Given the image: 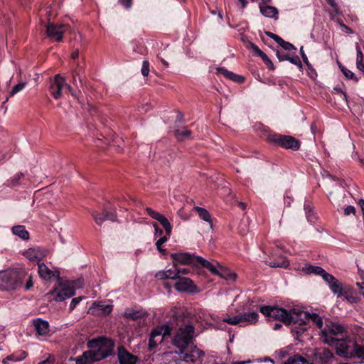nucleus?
<instances>
[{
	"mask_svg": "<svg viewBox=\"0 0 364 364\" xmlns=\"http://www.w3.org/2000/svg\"><path fill=\"white\" fill-rule=\"evenodd\" d=\"M26 274L18 269L0 272V290H16L22 286Z\"/></svg>",
	"mask_w": 364,
	"mask_h": 364,
	"instance_id": "1",
	"label": "nucleus"
},
{
	"mask_svg": "<svg viewBox=\"0 0 364 364\" xmlns=\"http://www.w3.org/2000/svg\"><path fill=\"white\" fill-rule=\"evenodd\" d=\"M92 360L99 361L112 353L114 343L111 339L100 338L87 342Z\"/></svg>",
	"mask_w": 364,
	"mask_h": 364,
	"instance_id": "2",
	"label": "nucleus"
},
{
	"mask_svg": "<svg viewBox=\"0 0 364 364\" xmlns=\"http://www.w3.org/2000/svg\"><path fill=\"white\" fill-rule=\"evenodd\" d=\"M195 336L194 327L189 323L183 324L175 333L172 339V344L177 349H184V348L193 346V338Z\"/></svg>",
	"mask_w": 364,
	"mask_h": 364,
	"instance_id": "3",
	"label": "nucleus"
},
{
	"mask_svg": "<svg viewBox=\"0 0 364 364\" xmlns=\"http://www.w3.org/2000/svg\"><path fill=\"white\" fill-rule=\"evenodd\" d=\"M176 364H201L205 353L196 346L178 349Z\"/></svg>",
	"mask_w": 364,
	"mask_h": 364,
	"instance_id": "4",
	"label": "nucleus"
},
{
	"mask_svg": "<svg viewBox=\"0 0 364 364\" xmlns=\"http://www.w3.org/2000/svg\"><path fill=\"white\" fill-rule=\"evenodd\" d=\"M345 332V328L337 322L329 321L324 328L321 330V340L329 346H334L337 342L338 336H342Z\"/></svg>",
	"mask_w": 364,
	"mask_h": 364,
	"instance_id": "5",
	"label": "nucleus"
},
{
	"mask_svg": "<svg viewBox=\"0 0 364 364\" xmlns=\"http://www.w3.org/2000/svg\"><path fill=\"white\" fill-rule=\"evenodd\" d=\"M357 344L351 339L346 338L338 340L334 346L337 355L345 358H351L355 357Z\"/></svg>",
	"mask_w": 364,
	"mask_h": 364,
	"instance_id": "6",
	"label": "nucleus"
},
{
	"mask_svg": "<svg viewBox=\"0 0 364 364\" xmlns=\"http://www.w3.org/2000/svg\"><path fill=\"white\" fill-rule=\"evenodd\" d=\"M64 87H65L73 97H76V93L74 92L72 87L66 83L65 79L59 74L55 75L50 82V94L55 99H58L61 97L62 90Z\"/></svg>",
	"mask_w": 364,
	"mask_h": 364,
	"instance_id": "7",
	"label": "nucleus"
},
{
	"mask_svg": "<svg viewBox=\"0 0 364 364\" xmlns=\"http://www.w3.org/2000/svg\"><path fill=\"white\" fill-rule=\"evenodd\" d=\"M268 138L271 142L284 149L298 150L300 146V142L291 136L274 134H270Z\"/></svg>",
	"mask_w": 364,
	"mask_h": 364,
	"instance_id": "8",
	"label": "nucleus"
},
{
	"mask_svg": "<svg viewBox=\"0 0 364 364\" xmlns=\"http://www.w3.org/2000/svg\"><path fill=\"white\" fill-rule=\"evenodd\" d=\"M260 312L269 321L278 320L286 324L288 321V311L283 308L272 306H263L260 307Z\"/></svg>",
	"mask_w": 364,
	"mask_h": 364,
	"instance_id": "9",
	"label": "nucleus"
},
{
	"mask_svg": "<svg viewBox=\"0 0 364 364\" xmlns=\"http://www.w3.org/2000/svg\"><path fill=\"white\" fill-rule=\"evenodd\" d=\"M259 314L256 311L239 314L235 316H227L223 321L230 325H237L243 323H255L257 321Z\"/></svg>",
	"mask_w": 364,
	"mask_h": 364,
	"instance_id": "10",
	"label": "nucleus"
},
{
	"mask_svg": "<svg viewBox=\"0 0 364 364\" xmlns=\"http://www.w3.org/2000/svg\"><path fill=\"white\" fill-rule=\"evenodd\" d=\"M171 328L168 326H158L151 332L149 340V348L150 350L154 348L158 344L161 343L165 336L169 335Z\"/></svg>",
	"mask_w": 364,
	"mask_h": 364,
	"instance_id": "11",
	"label": "nucleus"
},
{
	"mask_svg": "<svg viewBox=\"0 0 364 364\" xmlns=\"http://www.w3.org/2000/svg\"><path fill=\"white\" fill-rule=\"evenodd\" d=\"M50 294L55 295L56 301H62L75 294V287L73 283H61L57 288L50 291Z\"/></svg>",
	"mask_w": 364,
	"mask_h": 364,
	"instance_id": "12",
	"label": "nucleus"
},
{
	"mask_svg": "<svg viewBox=\"0 0 364 364\" xmlns=\"http://www.w3.org/2000/svg\"><path fill=\"white\" fill-rule=\"evenodd\" d=\"M309 317V313L307 311L292 309L288 311V321L286 324L289 325L291 323L298 325H305L308 322V318Z\"/></svg>",
	"mask_w": 364,
	"mask_h": 364,
	"instance_id": "13",
	"label": "nucleus"
},
{
	"mask_svg": "<svg viewBox=\"0 0 364 364\" xmlns=\"http://www.w3.org/2000/svg\"><path fill=\"white\" fill-rule=\"evenodd\" d=\"M324 188L326 191L328 193V198L331 202L337 206L338 210H339V208L341 207V204L338 203L337 198L333 196V191L337 194L341 190L340 185L338 182L335 181L331 176H329L327 178H326V181L324 183Z\"/></svg>",
	"mask_w": 364,
	"mask_h": 364,
	"instance_id": "14",
	"label": "nucleus"
},
{
	"mask_svg": "<svg viewBox=\"0 0 364 364\" xmlns=\"http://www.w3.org/2000/svg\"><path fill=\"white\" fill-rule=\"evenodd\" d=\"M68 29L64 24H55L49 23L46 27V33L48 38L55 41H61L63 35Z\"/></svg>",
	"mask_w": 364,
	"mask_h": 364,
	"instance_id": "15",
	"label": "nucleus"
},
{
	"mask_svg": "<svg viewBox=\"0 0 364 364\" xmlns=\"http://www.w3.org/2000/svg\"><path fill=\"white\" fill-rule=\"evenodd\" d=\"M328 285L332 292L337 296L338 298L342 296V294H346L345 289L346 285H344L334 276L331 274L326 275V278L323 279Z\"/></svg>",
	"mask_w": 364,
	"mask_h": 364,
	"instance_id": "16",
	"label": "nucleus"
},
{
	"mask_svg": "<svg viewBox=\"0 0 364 364\" xmlns=\"http://www.w3.org/2000/svg\"><path fill=\"white\" fill-rule=\"evenodd\" d=\"M171 258L173 259V263L181 264H193L198 267V259L199 256L191 255L190 253H172Z\"/></svg>",
	"mask_w": 364,
	"mask_h": 364,
	"instance_id": "17",
	"label": "nucleus"
},
{
	"mask_svg": "<svg viewBox=\"0 0 364 364\" xmlns=\"http://www.w3.org/2000/svg\"><path fill=\"white\" fill-rule=\"evenodd\" d=\"M146 211L152 218L158 220L161 225L164 227L166 233L168 235H170L172 230V226L168 219L163 215L160 214L159 212L154 210L151 208H146Z\"/></svg>",
	"mask_w": 364,
	"mask_h": 364,
	"instance_id": "18",
	"label": "nucleus"
},
{
	"mask_svg": "<svg viewBox=\"0 0 364 364\" xmlns=\"http://www.w3.org/2000/svg\"><path fill=\"white\" fill-rule=\"evenodd\" d=\"M146 211L152 218L158 220L161 225L164 227L166 233L168 235H170L172 230V226L168 219L163 215L160 214L159 212L154 210L151 208H146Z\"/></svg>",
	"mask_w": 364,
	"mask_h": 364,
	"instance_id": "19",
	"label": "nucleus"
},
{
	"mask_svg": "<svg viewBox=\"0 0 364 364\" xmlns=\"http://www.w3.org/2000/svg\"><path fill=\"white\" fill-rule=\"evenodd\" d=\"M175 288L178 291L196 292V287L191 279L186 277L179 278L175 284Z\"/></svg>",
	"mask_w": 364,
	"mask_h": 364,
	"instance_id": "20",
	"label": "nucleus"
},
{
	"mask_svg": "<svg viewBox=\"0 0 364 364\" xmlns=\"http://www.w3.org/2000/svg\"><path fill=\"white\" fill-rule=\"evenodd\" d=\"M118 359L119 364H136L137 357L132 355L123 347L118 348Z\"/></svg>",
	"mask_w": 364,
	"mask_h": 364,
	"instance_id": "21",
	"label": "nucleus"
},
{
	"mask_svg": "<svg viewBox=\"0 0 364 364\" xmlns=\"http://www.w3.org/2000/svg\"><path fill=\"white\" fill-rule=\"evenodd\" d=\"M23 255L31 261H40L46 256V251L39 247H34L26 250Z\"/></svg>",
	"mask_w": 364,
	"mask_h": 364,
	"instance_id": "22",
	"label": "nucleus"
},
{
	"mask_svg": "<svg viewBox=\"0 0 364 364\" xmlns=\"http://www.w3.org/2000/svg\"><path fill=\"white\" fill-rule=\"evenodd\" d=\"M314 356L315 359L321 364L329 363L333 358L332 352L326 348L317 349Z\"/></svg>",
	"mask_w": 364,
	"mask_h": 364,
	"instance_id": "23",
	"label": "nucleus"
},
{
	"mask_svg": "<svg viewBox=\"0 0 364 364\" xmlns=\"http://www.w3.org/2000/svg\"><path fill=\"white\" fill-rule=\"evenodd\" d=\"M33 323L36 331V334L38 336H45L48 334L50 329L48 321L41 319H36L33 321Z\"/></svg>",
	"mask_w": 364,
	"mask_h": 364,
	"instance_id": "24",
	"label": "nucleus"
},
{
	"mask_svg": "<svg viewBox=\"0 0 364 364\" xmlns=\"http://www.w3.org/2000/svg\"><path fill=\"white\" fill-rule=\"evenodd\" d=\"M173 269H169L166 271H159L156 274V277L159 279L164 280L166 279H176L178 277L177 272V264L173 263Z\"/></svg>",
	"mask_w": 364,
	"mask_h": 364,
	"instance_id": "25",
	"label": "nucleus"
},
{
	"mask_svg": "<svg viewBox=\"0 0 364 364\" xmlns=\"http://www.w3.org/2000/svg\"><path fill=\"white\" fill-rule=\"evenodd\" d=\"M259 7L261 14L265 17L278 18V10L276 7L264 4H259Z\"/></svg>",
	"mask_w": 364,
	"mask_h": 364,
	"instance_id": "26",
	"label": "nucleus"
},
{
	"mask_svg": "<svg viewBox=\"0 0 364 364\" xmlns=\"http://www.w3.org/2000/svg\"><path fill=\"white\" fill-rule=\"evenodd\" d=\"M198 266L200 265L203 267L207 268L209 271H210L213 274L219 275L220 277H225V275L223 272H220V269H218V268L211 264L209 261L205 259L202 257H198Z\"/></svg>",
	"mask_w": 364,
	"mask_h": 364,
	"instance_id": "27",
	"label": "nucleus"
},
{
	"mask_svg": "<svg viewBox=\"0 0 364 364\" xmlns=\"http://www.w3.org/2000/svg\"><path fill=\"white\" fill-rule=\"evenodd\" d=\"M216 70L218 75H223L225 77L230 79L234 82H242L244 80L243 77L237 75L233 73L232 72L226 70L224 68H218Z\"/></svg>",
	"mask_w": 364,
	"mask_h": 364,
	"instance_id": "28",
	"label": "nucleus"
},
{
	"mask_svg": "<svg viewBox=\"0 0 364 364\" xmlns=\"http://www.w3.org/2000/svg\"><path fill=\"white\" fill-rule=\"evenodd\" d=\"M216 70L218 75H223L225 77L230 79L234 82H242L244 80L243 77L237 75L233 73L232 72L226 70L224 68H218Z\"/></svg>",
	"mask_w": 364,
	"mask_h": 364,
	"instance_id": "29",
	"label": "nucleus"
},
{
	"mask_svg": "<svg viewBox=\"0 0 364 364\" xmlns=\"http://www.w3.org/2000/svg\"><path fill=\"white\" fill-rule=\"evenodd\" d=\"M216 70L218 75H223L225 77L230 79L234 82H242L244 80L243 77L237 75L233 73L232 72L226 70L224 68H218Z\"/></svg>",
	"mask_w": 364,
	"mask_h": 364,
	"instance_id": "30",
	"label": "nucleus"
},
{
	"mask_svg": "<svg viewBox=\"0 0 364 364\" xmlns=\"http://www.w3.org/2000/svg\"><path fill=\"white\" fill-rule=\"evenodd\" d=\"M38 272L43 279L49 280L55 276L54 272L50 270L44 263H38Z\"/></svg>",
	"mask_w": 364,
	"mask_h": 364,
	"instance_id": "31",
	"label": "nucleus"
},
{
	"mask_svg": "<svg viewBox=\"0 0 364 364\" xmlns=\"http://www.w3.org/2000/svg\"><path fill=\"white\" fill-rule=\"evenodd\" d=\"M11 230L14 235L23 240L29 239V233L23 225H15L12 228Z\"/></svg>",
	"mask_w": 364,
	"mask_h": 364,
	"instance_id": "32",
	"label": "nucleus"
},
{
	"mask_svg": "<svg viewBox=\"0 0 364 364\" xmlns=\"http://www.w3.org/2000/svg\"><path fill=\"white\" fill-rule=\"evenodd\" d=\"M284 364H312V363L300 355L296 354L289 357Z\"/></svg>",
	"mask_w": 364,
	"mask_h": 364,
	"instance_id": "33",
	"label": "nucleus"
},
{
	"mask_svg": "<svg viewBox=\"0 0 364 364\" xmlns=\"http://www.w3.org/2000/svg\"><path fill=\"white\" fill-rule=\"evenodd\" d=\"M92 357L90 350H87L84 352L82 355L75 358H71V360H75L76 364H90L95 361L92 360Z\"/></svg>",
	"mask_w": 364,
	"mask_h": 364,
	"instance_id": "34",
	"label": "nucleus"
},
{
	"mask_svg": "<svg viewBox=\"0 0 364 364\" xmlns=\"http://www.w3.org/2000/svg\"><path fill=\"white\" fill-rule=\"evenodd\" d=\"M355 48L357 51L356 66L360 71L364 73V55L358 43L355 44Z\"/></svg>",
	"mask_w": 364,
	"mask_h": 364,
	"instance_id": "35",
	"label": "nucleus"
},
{
	"mask_svg": "<svg viewBox=\"0 0 364 364\" xmlns=\"http://www.w3.org/2000/svg\"><path fill=\"white\" fill-rule=\"evenodd\" d=\"M146 315V313L143 310H134L130 309L125 312V316L127 318H132L133 320H136L138 318H141Z\"/></svg>",
	"mask_w": 364,
	"mask_h": 364,
	"instance_id": "36",
	"label": "nucleus"
},
{
	"mask_svg": "<svg viewBox=\"0 0 364 364\" xmlns=\"http://www.w3.org/2000/svg\"><path fill=\"white\" fill-rule=\"evenodd\" d=\"M191 132L186 128L182 129H177L175 132V136L179 141H184L191 138Z\"/></svg>",
	"mask_w": 364,
	"mask_h": 364,
	"instance_id": "37",
	"label": "nucleus"
},
{
	"mask_svg": "<svg viewBox=\"0 0 364 364\" xmlns=\"http://www.w3.org/2000/svg\"><path fill=\"white\" fill-rule=\"evenodd\" d=\"M194 209L198 212L199 217L200 219L208 222L210 223V228H212L211 224V216L210 213L206 210L205 209L200 208V207H195Z\"/></svg>",
	"mask_w": 364,
	"mask_h": 364,
	"instance_id": "38",
	"label": "nucleus"
},
{
	"mask_svg": "<svg viewBox=\"0 0 364 364\" xmlns=\"http://www.w3.org/2000/svg\"><path fill=\"white\" fill-rule=\"evenodd\" d=\"M309 321H311L318 328H319L321 330L323 326V321L322 318L316 314H309V317L308 318V322Z\"/></svg>",
	"mask_w": 364,
	"mask_h": 364,
	"instance_id": "39",
	"label": "nucleus"
},
{
	"mask_svg": "<svg viewBox=\"0 0 364 364\" xmlns=\"http://www.w3.org/2000/svg\"><path fill=\"white\" fill-rule=\"evenodd\" d=\"M346 294H342V296L344 297V299L350 302V303H356L357 302V298L352 295L351 289L349 287H346L345 289Z\"/></svg>",
	"mask_w": 364,
	"mask_h": 364,
	"instance_id": "40",
	"label": "nucleus"
},
{
	"mask_svg": "<svg viewBox=\"0 0 364 364\" xmlns=\"http://www.w3.org/2000/svg\"><path fill=\"white\" fill-rule=\"evenodd\" d=\"M217 264H218L219 269H220V272H223L225 275V277H222L223 278H225L227 279L235 280V279L236 278L235 273H234L232 272H230L229 270H228L226 269H224L218 263H217Z\"/></svg>",
	"mask_w": 364,
	"mask_h": 364,
	"instance_id": "41",
	"label": "nucleus"
},
{
	"mask_svg": "<svg viewBox=\"0 0 364 364\" xmlns=\"http://www.w3.org/2000/svg\"><path fill=\"white\" fill-rule=\"evenodd\" d=\"M289 262L287 260L283 259L280 262H269L267 263V265H269L271 267H283L287 268L289 266Z\"/></svg>",
	"mask_w": 364,
	"mask_h": 364,
	"instance_id": "42",
	"label": "nucleus"
},
{
	"mask_svg": "<svg viewBox=\"0 0 364 364\" xmlns=\"http://www.w3.org/2000/svg\"><path fill=\"white\" fill-rule=\"evenodd\" d=\"M102 215H104L106 220H109L112 222H114L117 220V214L115 211H107L105 210L102 212Z\"/></svg>",
	"mask_w": 364,
	"mask_h": 364,
	"instance_id": "43",
	"label": "nucleus"
},
{
	"mask_svg": "<svg viewBox=\"0 0 364 364\" xmlns=\"http://www.w3.org/2000/svg\"><path fill=\"white\" fill-rule=\"evenodd\" d=\"M92 217L98 225H102L103 222L106 220V218H105L104 215H102V213H93Z\"/></svg>",
	"mask_w": 364,
	"mask_h": 364,
	"instance_id": "44",
	"label": "nucleus"
},
{
	"mask_svg": "<svg viewBox=\"0 0 364 364\" xmlns=\"http://www.w3.org/2000/svg\"><path fill=\"white\" fill-rule=\"evenodd\" d=\"M278 44L286 50H296V48L291 43L284 41L282 38L278 42Z\"/></svg>",
	"mask_w": 364,
	"mask_h": 364,
	"instance_id": "45",
	"label": "nucleus"
},
{
	"mask_svg": "<svg viewBox=\"0 0 364 364\" xmlns=\"http://www.w3.org/2000/svg\"><path fill=\"white\" fill-rule=\"evenodd\" d=\"M311 269H312L311 272L313 273L321 276L323 279H324L326 278V275H328L329 274L328 273H327L326 272V270H324L323 268H321L320 267H313L311 268Z\"/></svg>",
	"mask_w": 364,
	"mask_h": 364,
	"instance_id": "46",
	"label": "nucleus"
},
{
	"mask_svg": "<svg viewBox=\"0 0 364 364\" xmlns=\"http://www.w3.org/2000/svg\"><path fill=\"white\" fill-rule=\"evenodd\" d=\"M355 357L364 360V345L357 344Z\"/></svg>",
	"mask_w": 364,
	"mask_h": 364,
	"instance_id": "47",
	"label": "nucleus"
},
{
	"mask_svg": "<svg viewBox=\"0 0 364 364\" xmlns=\"http://www.w3.org/2000/svg\"><path fill=\"white\" fill-rule=\"evenodd\" d=\"M26 84V82H20V83L16 85L14 87V88L12 89V90L11 91L10 96H13L15 94H16L17 92L21 91L25 87Z\"/></svg>",
	"mask_w": 364,
	"mask_h": 364,
	"instance_id": "48",
	"label": "nucleus"
},
{
	"mask_svg": "<svg viewBox=\"0 0 364 364\" xmlns=\"http://www.w3.org/2000/svg\"><path fill=\"white\" fill-rule=\"evenodd\" d=\"M97 307L105 314H108L112 311V306L108 304H97Z\"/></svg>",
	"mask_w": 364,
	"mask_h": 364,
	"instance_id": "49",
	"label": "nucleus"
},
{
	"mask_svg": "<svg viewBox=\"0 0 364 364\" xmlns=\"http://www.w3.org/2000/svg\"><path fill=\"white\" fill-rule=\"evenodd\" d=\"M168 238L166 236H161L156 242V246L157 250L162 252H164L165 250L162 249L161 245L167 241Z\"/></svg>",
	"mask_w": 364,
	"mask_h": 364,
	"instance_id": "50",
	"label": "nucleus"
},
{
	"mask_svg": "<svg viewBox=\"0 0 364 364\" xmlns=\"http://www.w3.org/2000/svg\"><path fill=\"white\" fill-rule=\"evenodd\" d=\"M141 72V74L144 76H147L149 75V63L147 60L143 61Z\"/></svg>",
	"mask_w": 364,
	"mask_h": 364,
	"instance_id": "51",
	"label": "nucleus"
},
{
	"mask_svg": "<svg viewBox=\"0 0 364 364\" xmlns=\"http://www.w3.org/2000/svg\"><path fill=\"white\" fill-rule=\"evenodd\" d=\"M259 57L262 58V59L263 60L264 63L271 69H274L273 68V63L272 62L269 60V58L267 57V55L264 53L262 52L261 55H259Z\"/></svg>",
	"mask_w": 364,
	"mask_h": 364,
	"instance_id": "52",
	"label": "nucleus"
},
{
	"mask_svg": "<svg viewBox=\"0 0 364 364\" xmlns=\"http://www.w3.org/2000/svg\"><path fill=\"white\" fill-rule=\"evenodd\" d=\"M259 57L262 58V59L263 60L264 63L271 69H274L273 68V63L272 62L269 60V58L267 57V55L264 53L262 52L261 55H259Z\"/></svg>",
	"mask_w": 364,
	"mask_h": 364,
	"instance_id": "53",
	"label": "nucleus"
},
{
	"mask_svg": "<svg viewBox=\"0 0 364 364\" xmlns=\"http://www.w3.org/2000/svg\"><path fill=\"white\" fill-rule=\"evenodd\" d=\"M259 57L262 58V59L263 60L264 63L271 69H274L273 68V63L272 62L269 60V58L267 57V55L264 53L262 52L261 55H259Z\"/></svg>",
	"mask_w": 364,
	"mask_h": 364,
	"instance_id": "54",
	"label": "nucleus"
},
{
	"mask_svg": "<svg viewBox=\"0 0 364 364\" xmlns=\"http://www.w3.org/2000/svg\"><path fill=\"white\" fill-rule=\"evenodd\" d=\"M259 57L262 58V59L263 60L264 63L271 69H274L273 68V63L272 62L269 60V58L267 57V55L264 53L262 52L261 55H259Z\"/></svg>",
	"mask_w": 364,
	"mask_h": 364,
	"instance_id": "55",
	"label": "nucleus"
},
{
	"mask_svg": "<svg viewBox=\"0 0 364 364\" xmlns=\"http://www.w3.org/2000/svg\"><path fill=\"white\" fill-rule=\"evenodd\" d=\"M259 57L262 58V59L263 60L264 63L271 69H274L273 68V63L272 62L269 60V58L267 57V55L264 53L262 52L261 55H259Z\"/></svg>",
	"mask_w": 364,
	"mask_h": 364,
	"instance_id": "56",
	"label": "nucleus"
},
{
	"mask_svg": "<svg viewBox=\"0 0 364 364\" xmlns=\"http://www.w3.org/2000/svg\"><path fill=\"white\" fill-rule=\"evenodd\" d=\"M287 60L289 61L290 63H291L292 64L297 65L299 68L302 67L301 62L299 56H297V55H295L293 57L289 56V59Z\"/></svg>",
	"mask_w": 364,
	"mask_h": 364,
	"instance_id": "57",
	"label": "nucleus"
},
{
	"mask_svg": "<svg viewBox=\"0 0 364 364\" xmlns=\"http://www.w3.org/2000/svg\"><path fill=\"white\" fill-rule=\"evenodd\" d=\"M122 142H123V140L122 138L119 137L118 136H115L112 139V142H110V143L112 144V146L120 147Z\"/></svg>",
	"mask_w": 364,
	"mask_h": 364,
	"instance_id": "58",
	"label": "nucleus"
},
{
	"mask_svg": "<svg viewBox=\"0 0 364 364\" xmlns=\"http://www.w3.org/2000/svg\"><path fill=\"white\" fill-rule=\"evenodd\" d=\"M300 53H301V58L304 60V62L305 63V64L307 65L308 68H310L311 66V64L308 60V58L307 56L306 55L305 53H304V47L301 46L300 48Z\"/></svg>",
	"mask_w": 364,
	"mask_h": 364,
	"instance_id": "59",
	"label": "nucleus"
},
{
	"mask_svg": "<svg viewBox=\"0 0 364 364\" xmlns=\"http://www.w3.org/2000/svg\"><path fill=\"white\" fill-rule=\"evenodd\" d=\"M276 55L279 61L287 60L289 59V55L283 52L277 51Z\"/></svg>",
	"mask_w": 364,
	"mask_h": 364,
	"instance_id": "60",
	"label": "nucleus"
},
{
	"mask_svg": "<svg viewBox=\"0 0 364 364\" xmlns=\"http://www.w3.org/2000/svg\"><path fill=\"white\" fill-rule=\"evenodd\" d=\"M355 208L353 205H348L344 209V214L346 215H349L350 214H355Z\"/></svg>",
	"mask_w": 364,
	"mask_h": 364,
	"instance_id": "61",
	"label": "nucleus"
},
{
	"mask_svg": "<svg viewBox=\"0 0 364 364\" xmlns=\"http://www.w3.org/2000/svg\"><path fill=\"white\" fill-rule=\"evenodd\" d=\"M341 70L343 73V75L348 78V79H352L354 74L350 70L345 68L344 67H341Z\"/></svg>",
	"mask_w": 364,
	"mask_h": 364,
	"instance_id": "62",
	"label": "nucleus"
},
{
	"mask_svg": "<svg viewBox=\"0 0 364 364\" xmlns=\"http://www.w3.org/2000/svg\"><path fill=\"white\" fill-rule=\"evenodd\" d=\"M119 1L126 9L131 8L132 5V0H119Z\"/></svg>",
	"mask_w": 364,
	"mask_h": 364,
	"instance_id": "63",
	"label": "nucleus"
},
{
	"mask_svg": "<svg viewBox=\"0 0 364 364\" xmlns=\"http://www.w3.org/2000/svg\"><path fill=\"white\" fill-rule=\"evenodd\" d=\"M266 35L269 37H270L271 38L274 39L277 43L278 42L280 41V39L282 38L281 37H279V36L273 33H271L269 31H267L265 32Z\"/></svg>",
	"mask_w": 364,
	"mask_h": 364,
	"instance_id": "64",
	"label": "nucleus"
}]
</instances>
